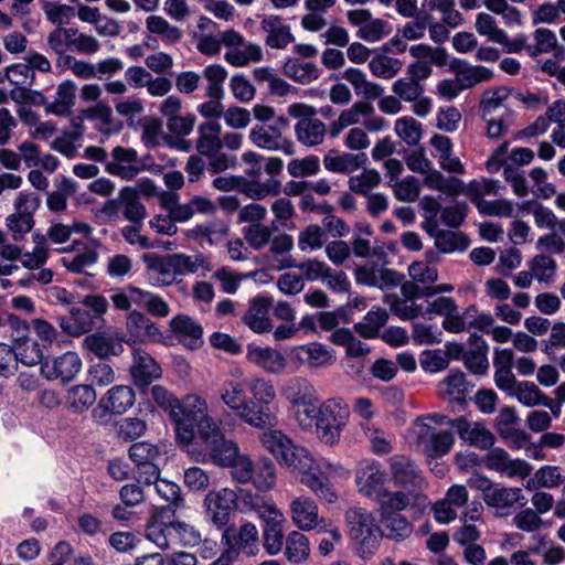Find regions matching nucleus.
Returning <instances> with one entry per match:
<instances>
[{
    "mask_svg": "<svg viewBox=\"0 0 565 565\" xmlns=\"http://www.w3.org/2000/svg\"><path fill=\"white\" fill-rule=\"evenodd\" d=\"M260 434L262 446L271 454L279 465L286 466L300 477V482L308 487L313 493H318L329 500L333 494L329 488L321 483L320 479L312 472L313 457L303 447L294 444L291 438L282 430L265 428Z\"/></svg>",
    "mask_w": 565,
    "mask_h": 565,
    "instance_id": "obj_1",
    "label": "nucleus"
},
{
    "mask_svg": "<svg viewBox=\"0 0 565 565\" xmlns=\"http://www.w3.org/2000/svg\"><path fill=\"white\" fill-rule=\"evenodd\" d=\"M171 419L175 424L178 440L185 445L217 425L207 414L206 401L196 394H189L179 401Z\"/></svg>",
    "mask_w": 565,
    "mask_h": 565,
    "instance_id": "obj_2",
    "label": "nucleus"
},
{
    "mask_svg": "<svg viewBox=\"0 0 565 565\" xmlns=\"http://www.w3.org/2000/svg\"><path fill=\"white\" fill-rule=\"evenodd\" d=\"M350 417V408L348 404L340 397L328 398L316 411L310 413V425L300 427L309 430L313 426L321 441L333 446L340 441L342 431L344 430Z\"/></svg>",
    "mask_w": 565,
    "mask_h": 565,
    "instance_id": "obj_3",
    "label": "nucleus"
},
{
    "mask_svg": "<svg viewBox=\"0 0 565 565\" xmlns=\"http://www.w3.org/2000/svg\"><path fill=\"white\" fill-rule=\"evenodd\" d=\"M252 395L250 407V427L265 429L277 426L278 416L273 409L271 404L277 397L276 388L269 379L256 376L245 383Z\"/></svg>",
    "mask_w": 565,
    "mask_h": 565,
    "instance_id": "obj_4",
    "label": "nucleus"
},
{
    "mask_svg": "<svg viewBox=\"0 0 565 565\" xmlns=\"http://www.w3.org/2000/svg\"><path fill=\"white\" fill-rule=\"evenodd\" d=\"M281 396L292 406L302 407L295 414L299 427L310 425V413L316 411L319 396L313 384L306 377L294 376L285 381L280 390Z\"/></svg>",
    "mask_w": 565,
    "mask_h": 565,
    "instance_id": "obj_5",
    "label": "nucleus"
},
{
    "mask_svg": "<svg viewBox=\"0 0 565 565\" xmlns=\"http://www.w3.org/2000/svg\"><path fill=\"white\" fill-rule=\"evenodd\" d=\"M47 45L54 54L74 51L82 55H94L102 46L95 36L79 32L77 28L61 26L47 35Z\"/></svg>",
    "mask_w": 565,
    "mask_h": 565,
    "instance_id": "obj_6",
    "label": "nucleus"
},
{
    "mask_svg": "<svg viewBox=\"0 0 565 565\" xmlns=\"http://www.w3.org/2000/svg\"><path fill=\"white\" fill-rule=\"evenodd\" d=\"M347 522L351 537L360 545L363 554H371L377 546L380 529L371 512L362 508L348 510Z\"/></svg>",
    "mask_w": 565,
    "mask_h": 565,
    "instance_id": "obj_7",
    "label": "nucleus"
},
{
    "mask_svg": "<svg viewBox=\"0 0 565 565\" xmlns=\"http://www.w3.org/2000/svg\"><path fill=\"white\" fill-rule=\"evenodd\" d=\"M40 199L34 193L20 192L14 202L13 214L6 218V225L14 241L22 239L34 226V213Z\"/></svg>",
    "mask_w": 565,
    "mask_h": 565,
    "instance_id": "obj_8",
    "label": "nucleus"
},
{
    "mask_svg": "<svg viewBox=\"0 0 565 565\" xmlns=\"http://www.w3.org/2000/svg\"><path fill=\"white\" fill-rule=\"evenodd\" d=\"M386 472L381 463L374 459H366L359 463L355 471L358 491L364 497L374 500L386 488Z\"/></svg>",
    "mask_w": 565,
    "mask_h": 565,
    "instance_id": "obj_9",
    "label": "nucleus"
},
{
    "mask_svg": "<svg viewBox=\"0 0 565 565\" xmlns=\"http://www.w3.org/2000/svg\"><path fill=\"white\" fill-rule=\"evenodd\" d=\"M414 434L418 445L428 457H443L455 445V437L447 430H435L424 422L417 420L414 425Z\"/></svg>",
    "mask_w": 565,
    "mask_h": 565,
    "instance_id": "obj_10",
    "label": "nucleus"
},
{
    "mask_svg": "<svg viewBox=\"0 0 565 565\" xmlns=\"http://www.w3.org/2000/svg\"><path fill=\"white\" fill-rule=\"evenodd\" d=\"M249 141L257 148L268 151H280L286 156L295 153L294 142L284 136L277 125H255L248 134Z\"/></svg>",
    "mask_w": 565,
    "mask_h": 565,
    "instance_id": "obj_11",
    "label": "nucleus"
},
{
    "mask_svg": "<svg viewBox=\"0 0 565 565\" xmlns=\"http://www.w3.org/2000/svg\"><path fill=\"white\" fill-rule=\"evenodd\" d=\"M354 277L356 284L379 289L396 287L403 279V275L396 270L373 262L358 266L354 270Z\"/></svg>",
    "mask_w": 565,
    "mask_h": 565,
    "instance_id": "obj_12",
    "label": "nucleus"
},
{
    "mask_svg": "<svg viewBox=\"0 0 565 565\" xmlns=\"http://www.w3.org/2000/svg\"><path fill=\"white\" fill-rule=\"evenodd\" d=\"M200 439L209 450V456L212 462L220 467H227L231 465L235 457L241 452L238 445L235 441L225 438L217 425L201 436Z\"/></svg>",
    "mask_w": 565,
    "mask_h": 565,
    "instance_id": "obj_13",
    "label": "nucleus"
},
{
    "mask_svg": "<svg viewBox=\"0 0 565 565\" xmlns=\"http://www.w3.org/2000/svg\"><path fill=\"white\" fill-rule=\"evenodd\" d=\"M222 544L233 546L237 554L243 553L254 557L259 552V536L255 524L243 523L238 529L225 527L221 539Z\"/></svg>",
    "mask_w": 565,
    "mask_h": 565,
    "instance_id": "obj_14",
    "label": "nucleus"
},
{
    "mask_svg": "<svg viewBox=\"0 0 565 565\" xmlns=\"http://www.w3.org/2000/svg\"><path fill=\"white\" fill-rule=\"evenodd\" d=\"M236 503L237 493L228 488L210 491L204 499L207 516L217 527L226 526L230 514L235 509Z\"/></svg>",
    "mask_w": 565,
    "mask_h": 565,
    "instance_id": "obj_15",
    "label": "nucleus"
},
{
    "mask_svg": "<svg viewBox=\"0 0 565 565\" xmlns=\"http://www.w3.org/2000/svg\"><path fill=\"white\" fill-rule=\"evenodd\" d=\"M41 374L49 381L72 382L82 370V360L75 352H65L41 363Z\"/></svg>",
    "mask_w": 565,
    "mask_h": 565,
    "instance_id": "obj_16",
    "label": "nucleus"
},
{
    "mask_svg": "<svg viewBox=\"0 0 565 565\" xmlns=\"http://www.w3.org/2000/svg\"><path fill=\"white\" fill-rule=\"evenodd\" d=\"M143 170V164L134 148L117 146L111 159L106 162V171L122 180H132Z\"/></svg>",
    "mask_w": 565,
    "mask_h": 565,
    "instance_id": "obj_17",
    "label": "nucleus"
},
{
    "mask_svg": "<svg viewBox=\"0 0 565 565\" xmlns=\"http://www.w3.org/2000/svg\"><path fill=\"white\" fill-rule=\"evenodd\" d=\"M445 423L456 430L463 443L470 446L479 449H489L494 443L493 434L482 423H471L465 416L447 419Z\"/></svg>",
    "mask_w": 565,
    "mask_h": 565,
    "instance_id": "obj_18",
    "label": "nucleus"
},
{
    "mask_svg": "<svg viewBox=\"0 0 565 565\" xmlns=\"http://www.w3.org/2000/svg\"><path fill=\"white\" fill-rule=\"evenodd\" d=\"M390 476L396 487L415 490L423 484V477L417 465L404 455L388 458Z\"/></svg>",
    "mask_w": 565,
    "mask_h": 565,
    "instance_id": "obj_19",
    "label": "nucleus"
},
{
    "mask_svg": "<svg viewBox=\"0 0 565 565\" xmlns=\"http://www.w3.org/2000/svg\"><path fill=\"white\" fill-rule=\"evenodd\" d=\"M484 466L498 471L509 478L519 477L524 479L529 477L533 470L531 463L524 459H511L509 454L501 448H492L484 457Z\"/></svg>",
    "mask_w": 565,
    "mask_h": 565,
    "instance_id": "obj_20",
    "label": "nucleus"
},
{
    "mask_svg": "<svg viewBox=\"0 0 565 565\" xmlns=\"http://www.w3.org/2000/svg\"><path fill=\"white\" fill-rule=\"evenodd\" d=\"M221 402L234 412L238 418L250 426L249 401L245 396L244 383L237 380H225L218 387Z\"/></svg>",
    "mask_w": 565,
    "mask_h": 565,
    "instance_id": "obj_21",
    "label": "nucleus"
},
{
    "mask_svg": "<svg viewBox=\"0 0 565 565\" xmlns=\"http://www.w3.org/2000/svg\"><path fill=\"white\" fill-rule=\"evenodd\" d=\"M260 30L265 33V44L275 50H285L295 42L291 26L277 14H264L260 18Z\"/></svg>",
    "mask_w": 565,
    "mask_h": 565,
    "instance_id": "obj_22",
    "label": "nucleus"
},
{
    "mask_svg": "<svg viewBox=\"0 0 565 565\" xmlns=\"http://www.w3.org/2000/svg\"><path fill=\"white\" fill-rule=\"evenodd\" d=\"M348 20L351 24L359 26L358 36L366 42H377L390 32L387 22L372 18L369 10H350Z\"/></svg>",
    "mask_w": 565,
    "mask_h": 565,
    "instance_id": "obj_23",
    "label": "nucleus"
},
{
    "mask_svg": "<svg viewBox=\"0 0 565 565\" xmlns=\"http://www.w3.org/2000/svg\"><path fill=\"white\" fill-rule=\"evenodd\" d=\"M526 499L520 488L504 487L500 483L486 495L484 503L494 510L495 515L507 516L515 504L524 507Z\"/></svg>",
    "mask_w": 565,
    "mask_h": 565,
    "instance_id": "obj_24",
    "label": "nucleus"
},
{
    "mask_svg": "<svg viewBox=\"0 0 565 565\" xmlns=\"http://www.w3.org/2000/svg\"><path fill=\"white\" fill-rule=\"evenodd\" d=\"M246 359L249 363L269 374H281L287 367V360L284 354L270 347H247Z\"/></svg>",
    "mask_w": 565,
    "mask_h": 565,
    "instance_id": "obj_25",
    "label": "nucleus"
},
{
    "mask_svg": "<svg viewBox=\"0 0 565 565\" xmlns=\"http://www.w3.org/2000/svg\"><path fill=\"white\" fill-rule=\"evenodd\" d=\"M129 373L134 383L139 387L148 386L152 381L159 379L162 370L157 361L143 350H135Z\"/></svg>",
    "mask_w": 565,
    "mask_h": 565,
    "instance_id": "obj_26",
    "label": "nucleus"
},
{
    "mask_svg": "<svg viewBox=\"0 0 565 565\" xmlns=\"http://www.w3.org/2000/svg\"><path fill=\"white\" fill-rule=\"evenodd\" d=\"M418 498V494L413 490L390 491L385 489L374 500L379 503L380 516H388L401 514V511L417 502Z\"/></svg>",
    "mask_w": 565,
    "mask_h": 565,
    "instance_id": "obj_27",
    "label": "nucleus"
},
{
    "mask_svg": "<svg viewBox=\"0 0 565 565\" xmlns=\"http://www.w3.org/2000/svg\"><path fill=\"white\" fill-rule=\"evenodd\" d=\"M58 324L63 332L72 337L83 335L94 329L100 328L92 315L84 306L73 307L70 310V317H60Z\"/></svg>",
    "mask_w": 565,
    "mask_h": 565,
    "instance_id": "obj_28",
    "label": "nucleus"
},
{
    "mask_svg": "<svg viewBox=\"0 0 565 565\" xmlns=\"http://www.w3.org/2000/svg\"><path fill=\"white\" fill-rule=\"evenodd\" d=\"M135 402L136 395L130 386L115 385L100 398L99 407L110 414L121 415L131 408Z\"/></svg>",
    "mask_w": 565,
    "mask_h": 565,
    "instance_id": "obj_29",
    "label": "nucleus"
},
{
    "mask_svg": "<svg viewBox=\"0 0 565 565\" xmlns=\"http://www.w3.org/2000/svg\"><path fill=\"white\" fill-rule=\"evenodd\" d=\"M222 126L216 120H207L199 125L196 129L195 149L203 156H213L222 150Z\"/></svg>",
    "mask_w": 565,
    "mask_h": 565,
    "instance_id": "obj_30",
    "label": "nucleus"
},
{
    "mask_svg": "<svg viewBox=\"0 0 565 565\" xmlns=\"http://www.w3.org/2000/svg\"><path fill=\"white\" fill-rule=\"evenodd\" d=\"M367 162L364 152L351 153L331 150L323 157L324 168L334 173H350L363 168Z\"/></svg>",
    "mask_w": 565,
    "mask_h": 565,
    "instance_id": "obj_31",
    "label": "nucleus"
},
{
    "mask_svg": "<svg viewBox=\"0 0 565 565\" xmlns=\"http://www.w3.org/2000/svg\"><path fill=\"white\" fill-rule=\"evenodd\" d=\"M489 345L487 341L472 333L469 338V349L463 353V363L473 374H484L489 369Z\"/></svg>",
    "mask_w": 565,
    "mask_h": 565,
    "instance_id": "obj_32",
    "label": "nucleus"
},
{
    "mask_svg": "<svg viewBox=\"0 0 565 565\" xmlns=\"http://www.w3.org/2000/svg\"><path fill=\"white\" fill-rule=\"evenodd\" d=\"M171 330L188 349L195 350L203 343L200 323L188 316H178L170 321Z\"/></svg>",
    "mask_w": 565,
    "mask_h": 565,
    "instance_id": "obj_33",
    "label": "nucleus"
},
{
    "mask_svg": "<svg viewBox=\"0 0 565 565\" xmlns=\"http://www.w3.org/2000/svg\"><path fill=\"white\" fill-rule=\"evenodd\" d=\"M230 233V226L226 222L220 218L211 220L202 224L195 225L190 228L186 236L193 241H196L201 245L206 243L209 245H215L226 238Z\"/></svg>",
    "mask_w": 565,
    "mask_h": 565,
    "instance_id": "obj_34",
    "label": "nucleus"
},
{
    "mask_svg": "<svg viewBox=\"0 0 565 565\" xmlns=\"http://www.w3.org/2000/svg\"><path fill=\"white\" fill-rule=\"evenodd\" d=\"M290 512L294 524L302 531H310L318 525V507L308 497L295 498L290 503Z\"/></svg>",
    "mask_w": 565,
    "mask_h": 565,
    "instance_id": "obj_35",
    "label": "nucleus"
},
{
    "mask_svg": "<svg viewBox=\"0 0 565 565\" xmlns=\"http://www.w3.org/2000/svg\"><path fill=\"white\" fill-rule=\"evenodd\" d=\"M337 0H305L303 7L307 13L301 18L300 24L303 30L319 32L327 26L323 14L333 8Z\"/></svg>",
    "mask_w": 565,
    "mask_h": 565,
    "instance_id": "obj_36",
    "label": "nucleus"
},
{
    "mask_svg": "<svg viewBox=\"0 0 565 565\" xmlns=\"http://www.w3.org/2000/svg\"><path fill=\"white\" fill-rule=\"evenodd\" d=\"M326 135L327 126L317 117L303 118L295 125V136L306 147L321 145L324 141Z\"/></svg>",
    "mask_w": 565,
    "mask_h": 565,
    "instance_id": "obj_37",
    "label": "nucleus"
},
{
    "mask_svg": "<svg viewBox=\"0 0 565 565\" xmlns=\"http://www.w3.org/2000/svg\"><path fill=\"white\" fill-rule=\"evenodd\" d=\"M128 333L138 341L157 342L162 339L159 328L147 316L131 311L126 321Z\"/></svg>",
    "mask_w": 565,
    "mask_h": 565,
    "instance_id": "obj_38",
    "label": "nucleus"
},
{
    "mask_svg": "<svg viewBox=\"0 0 565 565\" xmlns=\"http://www.w3.org/2000/svg\"><path fill=\"white\" fill-rule=\"evenodd\" d=\"M269 299L256 297L250 300L248 310L243 317V322L254 332L264 333L270 330L271 324L268 318Z\"/></svg>",
    "mask_w": 565,
    "mask_h": 565,
    "instance_id": "obj_39",
    "label": "nucleus"
},
{
    "mask_svg": "<svg viewBox=\"0 0 565 565\" xmlns=\"http://www.w3.org/2000/svg\"><path fill=\"white\" fill-rule=\"evenodd\" d=\"M343 78L348 81L358 96L374 100L381 98L384 88L374 82L367 79L366 74L359 68L350 67L344 71Z\"/></svg>",
    "mask_w": 565,
    "mask_h": 565,
    "instance_id": "obj_40",
    "label": "nucleus"
},
{
    "mask_svg": "<svg viewBox=\"0 0 565 565\" xmlns=\"http://www.w3.org/2000/svg\"><path fill=\"white\" fill-rule=\"evenodd\" d=\"M119 203L125 218L134 224L141 223L146 217V207L140 202L139 192L131 186H125L119 192Z\"/></svg>",
    "mask_w": 565,
    "mask_h": 565,
    "instance_id": "obj_41",
    "label": "nucleus"
},
{
    "mask_svg": "<svg viewBox=\"0 0 565 565\" xmlns=\"http://www.w3.org/2000/svg\"><path fill=\"white\" fill-rule=\"evenodd\" d=\"M282 68L286 76L302 85L317 81L321 75V70L316 63L298 58L287 60Z\"/></svg>",
    "mask_w": 565,
    "mask_h": 565,
    "instance_id": "obj_42",
    "label": "nucleus"
},
{
    "mask_svg": "<svg viewBox=\"0 0 565 565\" xmlns=\"http://www.w3.org/2000/svg\"><path fill=\"white\" fill-rule=\"evenodd\" d=\"M244 502L249 504L250 509L265 521V526L282 525L286 521L285 515L270 500L248 493Z\"/></svg>",
    "mask_w": 565,
    "mask_h": 565,
    "instance_id": "obj_43",
    "label": "nucleus"
},
{
    "mask_svg": "<svg viewBox=\"0 0 565 565\" xmlns=\"http://www.w3.org/2000/svg\"><path fill=\"white\" fill-rule=\"evenodd\" d=\"M312 472H315V475L320 479L322 484H324L329 488L330 492L333 494V498H332V500H329L318 493H315V494L319 499H322L329 503H333L338 499V495H337L335 491L333 490L332 486L330 484L328 477L326 475L339 477V478H349V476H350L349 469H347L339 462H331L328 459H321L319 461H316L313 459Z\"/></svg>",
    "mask_w": 565,
    "mask_h": 565,
    "instance_id": "obj_44",
    "label": "nucleus"
},
{
    "mask_svg": "<svg viewBox=\"0 0 565 565\" xmlns=\"http://www.w3.org/2000/svg\"><path fill=\"white\" fill-rule=\"evenodd\" d=\"M96 397V392L90 385L78 384L67 391L66 407L75 414H82L94 405Z\"/></svg>",
    "mask_w": 565,
    "mask_h": 565,
    "instance_id": "obj_45",
    "label": "nucleus"
},
{
    "mask_svg": "<svg viewBox=\"0 0 565 565\" xmlns=\"http://www.w3.org/2000/svg\"><path fill=\"white\" fill-rule=\"evenodd\" d=\"M384 302L390 307L391 311L403 320H412L423 317V302L401 297L396 294L384 296Z\"/></svg>",
    "mask_w": 565,
    "mask_h": 565,
    "instance_id": "obj_46",
    "label": "nucleus"
},
{
    "mask_svg": "<svg viewBox=\"0 0 565 565\" xmlns=\"http://www.w3.org/2000/svg\"><path fill=\"white\" fill-rule=\"evenodd\" d=\"M310 544L308 537L299 531H291L286 539L285 556L292 564L308 559Z\"/></svg>",
    "mask_w": 565,
    "mask_h": 565,
    "instance_id": "obj_47",
    "label": "nucleus"
},
{
    "mask_svg": "<svg viewBox=\"0 0 565 565\" xmlns=\"http://www.w3.org/2000/svg\"><path fill=\"white\" fill-rule=\"evenodd\" d=\"M76 86L72 81H64L57 86L55 98L46 106V111L64 116L74 105Z\"/></svg>",
    "mask_w": 565,
    "mask_h": 565,
    "instance_id": "obj_48",
    "label": "nucleus"
},
{
    "mask_svg": "<svg viewBox=\"0 0 565 565\" xmlns=\"http://www.w3.org/2000/svg\"><path fill=\"white\" fill-rule=\"evenodd\" d=\"M86 348L98 358L105 359L119 355L124 351L122 344L111 337L92 334L85 339Z\"/></svg>",
    "mask_w": 565,
    "mask_h": 565,
    "instance_id": "obj_49",
    "label": "nucleus"
},
{
    "mask_svg": "<svg viewBox=\"0 0 565 565\" xmlns=\"http://www.w3.org/2000/svg\"><path fill=\"white\" fill-rule=\"evenodd\" d=\"M373 111V107L364 102H356L350 108L344 109L338 119L332 124V135L337 136L344 128L360 122L362 116H367Z\"/></svg>",
    "mask_w": 565,
    "mask_h": 565,
    "instance_id": "obj_50",
    "label": "nucleus"
},
{
    "mask_svg": "<svg viewBox=\"0 0 565 565\" xmlns=\"http://www.w3.org/2000/svg\"><path fill=\"white\" fill-rule=\"evenodd\" d=\"M388 315L385 309L370 310L364 320L354 324V330L365 339L376 338L380 329L386 323Z\"/></svg>",
    "mask_w": 565,
    "mask_h": 565,
    "instance_id": "obj_51",
    "label": "nucleus"
},
{
    "mask_svg": "<svg viewBox=\"0 0 565 565\" xmlns=\"http://www.w3.org/2000/svg\"><path fill=\"white\" fill-rule=\"evenodd\" d=\"M18 363H22L26 366H34L43 363L44 356V344L41 345L38 341L28 338L17 344L12 345Z\"/></svg>",
    "mask_w": 565,
    "mask_h": 565,
    "instance_id": "obj_52",
    "label": "nucleus"
},
{
    "mask_svg": "<svg viewBox=\"0 0 565 565\" xmlns=\"http://www.w3.org/2000/svg\"><path fill=\"white\" fill-rule=\"evenodd\" d=\"M202 77L206 82L205 95L207 97H224V82L227 71L220 64H211L204 67Z\"/></svg>",
    "mask_w": 565,
    "mask_h": 565,
    "instance_id": "obj_53",
    "label": "nucleus"
},
{
    "mask_svg": "<svg viewBox=\"0 0 565 565\" xmlns=\"http://www.w3.org/2000/svg\"><path fill=\"white\" fill-rule=\"evenodd\" d=\"M529 268L539 282L550 285L555 280L557 263L550 255L540 254L529 263Z\"/></svg>",
    "mask_w": 565,
    "mask_h": 565,
    "instance_id": "obj_54",
    "label": "nucleus"
},
{
    "mask_svg": "<svg viewBox=\"0 0 565 565\" xmlns=\"http://www.w3.org/2000/svg\"><path fill=\"white\" fill-rule=\"evenodd\" d=\"M440 395L451 399H462L468 392V383L461 371H451L448 376L438 384Z\"/></svg>",
    "mask_w": 565,
    "mask_h": 565,
    "instance_id": "obj_55",
    "label": "nucleus"
},
{
    "mask_svg": "<svg viewBox=\"0 0 565 565\" xmlns=\"http://www.w3.org/2000/svg\"><path fill=\"white\" fill-rule=\"evenodd\" d=\"M509 395L526 407H535L541 405L546 394L535 383L522 381Z\"/></svg>",
    "mask_w": 565,
    "mask_h": 565,
    "instance_id": "obj_56",
    "label": "nucleus"
},
{
    "mask_svg": "<svg viewBox=\"0 0 565 565\" xmlns=\"http://www.w3.org/2000/svg\"><path fill=\"white\" fill-rule=\"evenodd\" d=\"M468 245L469 239L460 232L440 230L435 234V246L441 253L462 252Z\"/></svg>",
    "mask_w": 565,
    "mask_h": 565,
    "instance_id": "obj_57",
    "label": "nucleus"
},
{
    "mask_svg": "<svg viewBox=\"0 0 565 565\" xmlns=\"http://www.w3.org/2000/svg\"><path fill=\"white\" fill-rule=\"evenodd\" d=\"M534 44L527 47V55L535 57L558 49L557 36L554 31L547 28H537L533 32Z\"/></svg>",
    "mask_w": 565,
    "mask_h": 565,
    "instance_id": "obj_58",
    "label": "nucleus"
},
{
    "mask_svg": "<svg viewBox=\"0 0 565 565\" xmlns=\"http://www.w3.org/2000/svg\"><path fill=\"white\" fill-rule=\"evenodd\" d=\"M129 458L136 467H143L151 463H157L162 454L158 446L147 441L135 443L129 448Z\"/></svg>",
    "mask_w": 565,
    "mask_h": 565,
    "instance_id": "obj_59",
    "label": "nucleus"
},
{
    "mask_svg": "<svg viewBox=\"0 0 565 565\" xmlns=\"http://www.w3.org/2000/svg\"><path fill=\"white\" fill-rule=\"evenodd\" d=\"M224 57L231 65L243 67L250 62H259L263 58V51L258 44L248 43L243 49H230Z\"/></svg>",
    "mask_w": 565,
    "mask_h": 565,
    "instance_id": "obj_60",
    "label": "nucleus"
},
{
    "mask_svg": "<svg viewBox=\"0 0 565 565\" xmlns=\"http://www.w3.org/2000/svg\"><path fill=\"white\" fill-rule=\"evenodd\" d=\"M493 73L484 66L463 65L456 70V79L462 89L471 88L475 85L491 79Z\"/></svg>",
    "mask_w": 565,
    "mask_h": 565,
    "instance_id": "obj_61",
    "label": "nucleus"
},
{
    "mask_svg": "<svg viewBox=\"0 0 565 565\" xmlns=\"http://www.w3.org/2000/svg\"><path fill=\"white\" fill-rule=\"evenodd\" d=\"M396 135L408 146L417 145L423 136V126L411 116H404L395 121Z\"/></svg>",
    "mask_w": 565,
    "mask_h": 565,
    "instance_id": "obj_62",
    "label": "nucleus"
},
{
    "mask_svg": "<svg viewBox=\"0 0 565 565\" xmlns=\"http://www.w3.org/2000/svg\"><path fill=\"white\" fill-rule=\"evenodd\" d=\"M383 534L392 540L401 541L412 533V524L401 514L380 516Z\"/></svg>",
    "mask_w": 565,
    "mask_h": 565,
    "instance_id": "obj_63",
    "label": "nucleus"
},
{
    "mask_svg": "<svg viewBox=\"0 0 565 565\" xmlns=\"http://www.w3.org/2000/svg\"><path fill=\"white\" fill-rule=\"evenodd\" d=\"M403 67L398 58L379 54L369 62L371 73L380 78L390 79L394 77Z\"/></svg>",
    "mask_w": 565,
    "mask_h": 565,
    "instance_id": "obj_64",
    "label": "nucleus"
}]
</instances>
